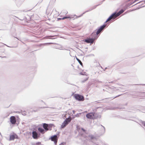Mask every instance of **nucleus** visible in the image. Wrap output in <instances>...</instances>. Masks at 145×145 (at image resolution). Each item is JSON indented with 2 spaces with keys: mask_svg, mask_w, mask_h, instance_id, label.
<instances>
[{
  "mask_svg": "<svg viewBox=\"0 0 145 145\" xmlns=\"http://www.w3.org/2000/svg\"><path fill=\"white\" fill-rule=\"evenodd\" d=\"M124 11V10L123 9H121L118 12H114L108 17L105 23H106L108 21L114 20L116 17L122 13Z\"/></svg>",
  "mask_w": 145,
  "mask_h": 145,
  "instance_id": "nucleus-1",
  "label": "nucleus"
},
{
  "mask_svg": "<svg viewBox=\"0 0 145 145\" xmlns=\"http://www.w3.org/2000/svg\"><path fill=\"white\" fill-rule=\"evenodd\" d=\"M53 125L50 124H48L46 123L43 124V127L44 130L46 131L48 130H51L52 127Z\"/></svg>",
  "mask_w": 145,
  "mask_h": 145,
  "instance_id": "nucleus-2",
  "label": "nucleus"
},
{
  "mask_svg": "<svg viewBox=\"0 0 145 145\" xmlns=\"http://www.w3.org/2000/svg\"><path fill=\"white\" fill-rule=\"evenodd\" d=\"M106 24H104L103 25L101 26L98 29H97L96 32V34L97 35H99L105 29Z\"/></svg>",
  "mask_w": 145,
  "mask_h": 145,
  "instance_id": "nucleus-3",
  "label": "nucleus"
},
{
  "mask_svg": "<svg viewBox=\"0 0 145 145\" xmlns=\"http://www.w3.org/2000/svg\"><path fill=\"white\" fill-rule=\"evenodd\" d=\"M71 120V119L69 118H66L62 123L61 125V128H64L70 122Z\"/></svg>",
  "mask_w": 145,
  "mask_h": 145,
  "instance_id": "nucleus-4",
  "label": "nucleus"
},
{
  "mask_svg": "<svg viewBox=\"0 0 145 145\" xmlns=\"http://www.w3.org/2000/svg\"><path fill=\"white\" fill-rule=\"evenodd\" d=\"M74 96L75 99L79 101H83L84 100V97L82 95L78 94H75Z\"/></svg>",
  "mask_w": 145,
  "mask_h": 145,
  "instance_id": "nucleus-5",
  "label": "nucleus"
},
{
  "mask_svg": "<svg viewBox=\"0 0 145 145\" xmlns=\"http://www.w3.org/2000/svg\"><path fill=\"white\" fill-rule=\"evenodd\" d=\"M32 136L34 139H37L39 137L40 134L36 131H33L32 132Z\"/></svg>",
  "mask_w": 145,
  "mask_h": 145,
  "instance_id": "nucleus-6",
  "label": "nucleus"
},
{
  "mask_svg": "<svg viewBox=\"0 0 145 145\" xmlns=\"http://www.w3.org/2000/svg\"><path fill=\"white\" fill-rule=\"evenodd\" d=\"M96 113L92 112L87 114L86 115V117L88 119H94L95 118V115Z\"/></svg>",
  "mask_w": 145,
  "mask_h": 145,
  "instance_id": "nucleus-7",
  "label": "nucleus"
},
{
  "mask_svg": "<svg viewBox=\"0 0 145 145\" xmlns=\"http://www.w3.org/2000/svg\"><path fill=\"white\" fill-rule=\"evenodd\" d=\"M52 141L54 142V144L56 145L58 137L57 135H56L51 136L50 138Z\"/></svg>",
  "mask_w": 145,
  "mask_h": 145,
  "instance_id": "nucleus-8",
  "label": "nucleus"
},
{
  "mask_svg": "<svg viewBox=\"0 0 145 145\" xmlns=\"http://www.w3.org/2000/svg\"><path fill=\"white\" fill-rule=\"evenodd\" d=\"M105 0H104L102 1L101 2L100 4H98V5H95L93 6L91 8L89 9V10H87V11H86L84 12L82 14H81V15L79 16H78V17H81V16H82L83 15V14H84L86 12H89V11H91V10H92L94 9L97 6H98L100 4H101Z\"/></svg>",
  "mask_w": 145,
  "mask_h": 145,
  "instance_id": "nucleus-9",
  "label": "nucleus"
},
{
  "mask_svg": "<svg viewBox=\"0 0 145 145\" xmlns=\"http://www.w3.org/2000/svg\"><path fill=\"white\" fill-rule=\"evenodd\" d=\"M94 40L93 38H88L86 39H84V42L87 43L93 44Z\"/></svg>",
  "mask_w": 145,
  "mask_h": 145,
  "instance_id": "nucleus-10",
  "label": "nucleus"
},
{
  "mask_svg": "<svg viewBox=\"0 0 145 145\" xmlns=\"http://www.w3.org/2000/svg\"><path fill=\"white\" fill-rule=\"evenodd\" d=\"M10 122L12 124H15L16 121L15 117L14 116H11L10 118Z\"/></svg>",
  "mask_w": 145,
  "mask_h": 145,
  "instance_id": "nucleus-11",
  "label": "nucleus"
},
{
  "mask_svg": "<svg viewBox=\"0 0 145 145\" xmlns=\"http://www.w3.org/2000/svg\"><path fill=\"white\" fill-rule=\"evenodd\" d=\"M98 35H97L96 34V33L95 32H93L91 34V38H93L94 40H95L97 39L98 37Z\"/></svg>",
  "mask_w": 145,
  "mask_h": 145,
  "instance_id": "nucleus-12",
  "label": "nucleus"
},
{
  "mask_svg": "<svg viewBox=\"0 0 145 145\" xmlns=\"http://www.w3.org/2000/svg\"><path fill=\"white\" fill-rule=\"evenodd\" d=\"M18 136L16 135H10V140H13L15 138H17Z\"/></svg>",
  "mask_w": 145,
  "mask_h": 145,
  "instance_id": "nucleus-13",
  "label": "nucleus"
},
{
  "mask_svg": "<svg viewBox=\"0 0 145 145\" xmlns=\"http://www.w3.org/2000/svg\"><path fill=\"white\" fill-rule=\"evenodd\" d=\"M38 129V131L42 134L44 133L45 131L43 129L39 127Z\"/></svg>",
  "mask_w": 145,
  "mask_h": 145,
  "instance_id": "nucleus-14",
  "label": "nucleus"
},
{
  "mask_svg": "<svg viewBox=\"0 0 145 145\" xmlns=\"http://www.w3.org/2000/svg\"><path fill=\"white\" fill-rule=\"evenodd\" d=\"M88 138L90 140L96 139V138L94 135H89Z\"/></svg>",
  "mask_w": 145,
  "mask_h": 145,
  "instance_id": "nucleus-15",
  "label": "nucleus"
},
{
  "mask_svg": "<svg viewBox=\"0 0 145 145\" xmlns=\"http://www.w3.org/2000/svg\"><path fill=\"white\" fill-rule=\"evenodd\" d=\"M32 145H43L41 144V143L40 142H38L36 143H34Z\"/></svg>",
  "mask_w": 145,
  "mask_h": 145,
  "instance_id": "nucleus-16",
  "label": "nucleus"
},
{
  "mask_svg": "<svg viewBox=\"0 0 145 145\" xmlns=\"http://www.w3.org/2000/svg\"><path fill=\"white\" fill-rule=\"evenodd\" d=\"M76 59L77 60V61H78L79 63H80V64L81 65H82L83 64L82 63V62L78 58L76 57Z\"/></svg>",
  "mask_w": 145,
  "mask_h": 145,
  "instance_id": "nucleus-17",
  "label": "nucleus"
},
{
  "mask_svg": "<svg viewBox=\"0 0 145 145\" xmlns=\"http://www.w3.org/2000/svg\"><path fill=\"white\" fill-rule=\"evenodd\" d=\"M54 36H51V35L47 36L46 37H45V38H46V39H52L51 38H50L49 37H53Z\"/></svg>",
  "mask_w": 145,
  "mask_h": 145,
  "instance_id": "nucleus-18",
  "label": "nucleus"
},
{
  "mask_svg": "<svg viewBox=\"0 0 145 145\" xmlns=\"http://www.w3.org/2000/svg\"><path fill=\"white\" fill-rule=\"evenodd\" d=\"M70 17L69 16H65L62 18V20H64L65 19L70 18Z\"/></svg>",
  "mask_w": 145,
  "mask_h": 145,
  "instance_id": "nucleus-19",
  "label": "nucleus"
},
{
  "mask_svg": "<svg viewBox=\"0 0 145 145\" xmlns=\"http://www.w3.org/2000/svg\"><path fill=\"white\" fill-rule=\"evenodd\" d=\"M81 114V113H78L76 114V115H75L74 116L76 117H78L79 116V115Z\"/></svg>",
  "mask_w": 145,
  "mask_h": 145,
  "instance_id": "nucleus-20",
  "label": "nucleus"
},
{
  "mask_svg": "<svg viewBox=\"0 0 145 145\" xmlns=\"http://www.w3.org/2000/svg\"><path fill=\"white\" fill-rule=\"evenodd\" d=\"M88 80V78H85L84 80H83L82 81V82H86V80Z\"/></svg>",
  "mask_w": 145,
  "mask_h": 145,
  "instance_id": "nucleus-21",
  "label": "nucleus"
},
{
  "mask_svg": "<svg viewBox=\"0 0 145 145\" xmlns=\"http://www.w3.org/2000/svg\"><path fill=\"white\" fill-rule=\"evenodd\" d=\"M52 44V43H44V44H41V45H46L47 44Z\"/></svg>",
  "mask_w": 145,
  "mask_h": 145,
  "instance_id": "nucleus-22",
  "label": "nucleus"
},
{
  "mask_svg": "<svg viewBox=\"0 0 145 145\" xmlns=\"http://www.w3.org/2000/svg\"><path fill=\"white\" fill-rule=\"evenodd\" d=\"M81 129L84 132H85L86 130L85 129H84L83 128H82Z\"/></svg>",
  "mask_w": 145,
  "mask_h": 145,
  "instance_id": "nucleus-23",
  "label": "nucleus"
},
{
  "mask_svg": "<svg viewBox=\"0 0 145 145\" xmlns=\"http://www.w3.org/2000/svg\"><path fill=\"white\" fill-rule=\"evenodd\" d=\"M65 143L64 142H62L59 145H64Z\"/></svg>",
  "mask_w": 145,
  "mask_h": 145,
  "instance_id": "nucleus-24",
  "label": "nucleus"
},
{
  "mask_svg": "<svg viewBox=\"0 0 145 145\" xmlns=\"http://www.w3.org/2000/svg\"><path fill=\"white\" fill-rule=\"evenodd\" d=\"M142 123L144 124V126L145 127V122L143 121L142 122Z\"/></svg>",
  "mask_w": 145,
  "mask_h": 145,
  "instance_id": "nucleus-25",
  "label": "nucleus"
},
{
  "mask_svg": "<svg viewBox=\"0 0 145 145\" xmlns=\"http://www.w3.org/2000/svg\"><path fill=\"white\" fill-rule=\"evenodd\" d=\"M121 95H118L117 96H116L114 98H115L117 97H119V96H120Z\"/></svg>",
  "mask_w": 145,
  "mask_h": 145,
  "instance_id": "nucleus-26",
  "label": "nucleus"
},
{
  "mask_svg": "<svg viewBox=\"0 0 145 145\" xmlns=\"http://www.w3.org/2000/svg\"><path fill=\"white\" fill-rule=\"evenodd\" d=\"M140 1V2H138V3H136V4H135V5H136V4H138V3H141L142 2V1Z\"/></svg>",
  "mask_w": 145,
  "mask_h": 145,
  "instance_id": "nucleus-27",
  "label": "nucleus"
},
{
  "mask_svg": "<svg viewBox=\"0 0 145 145\" xmlns=\"http://www.w3.org/2000/svg\"><path fill=\"white\" fill-rule=\"evenodd\" d=\"M72 112H73V114H75V111L74 110H73L72 111Z\"/></svg>",
  "mask_w": 145,
  "mask_h": 145,
  "instance_id": "nucleus-28",
  "label": "nucleus"
},
{
  "mask_svg": "<svg viewBox=\"0 0 145 145\" xmlns=\"http://www.w3.org/2000/svg\"><path fill=\"white\" fill-rule=\"evenodd\" d=\"M80 74H81V75H84V74H83V73H82V72H81L80 73Z\"/></svg>",
  "mask_w": 145,
  "mask_h": 145,
  "instance_id": "nucleus-29",
  "label": "nucleus"
},
{
  "mask_svg": "<svg viewBox=\"0 0 145 145\" xmlns=\"http://www.w3.org/2000/svg\"><path fill=\"white\" fill-rule=\"evenodd\" d=\"M58 20H60L62 19V18H58Z\"/></svg>",
  "mask_w": 145,
  "mask_h": 145,
  "instance_id": "nucleus-30",
  "label": "nucleus"
},
{
  "mask_svg": "<svg viewBox=\"0 0 145 145\" xmlns=\"http://www.w3.org/2000/svg\"><path fill=\"white\" fill-rule=\"evenodd\" d=\"M62 50H67V49H62Z\"/></svg>",
  "mask_w": 145,
  "mask_h": 145,
  "instance_id": "nucleus-31",
  "label": "nucleus"
},
{
  "mask_svg": "<svg viewBox=\"0 0 145 145\" xmlns=\"http://www.w3.org/2000/svg\"><path fill=\"white\" fill-rule=\"evenodd\" d=\"M101 126H102V127H103L104 128V131H105V127H104V126H103L102 125H101Z\"/></svg>",
  "mask_w": 145,
  "mask_h": 145,
  "instance_id": "nucleus-32",
  "label": "nucleus"
},
{
  "mask_svg": "<svg viewBox=\"0 0 145 145\" xmlns=\"http://www.w3.org/2000/svg\"><path fill=\"white\" fill-rule=\"evenodd\" d=\"M107 69V67H106V68H105V70H104V71H105V70L106 69Z\"/></svg>",
  "mask_w": 145,
  "mask_h": 145,
  "instance_id": "nucleus-33",
  "label": "nucleus"
},
{
  "mask_svg": "<svg viewBox=\"0 0 145 145\" xmlns=\"http://www.w3.org/2000/svg\"><path fill=\"white\" fill-rule=\"evenodd\" d=\"M142 85H145V84H142Z\"/></svg>",
  "mask_w": 145,
  "mask_h": 145,
  "instance_id": "nucleus-34",
  "label": "nucleus"
},
{
  "mask_svg": "<svg viewBox=\"0 0 145 145\" xmlns=\"http://www.w3.org/2000/svg\"><path fill=\"white\" fill-rule=\"evenodd\" d=\"M99 82H101V81H99Z\"/></svg>",
  "mask_w": 145,
  "mask_h": 145,
  "instance_id": "nucleus-35",
  "label": "nucleus"
},
{
  "mask_svg": "<svg viewBox=\"0 0 145 145\" xmlns=\"http://www.w3.org/2000/svg\"><path fill=\"white\" fill-rule=\"evenodd\" d=\"M145 7V5L144 6H142V7Z\"/></svg>",
  "mask_w": 145,
  "mask_h": 145,
  "instance_id": "nucleus-36",
  "label": "nucleus"
},
{
  "mask_svg": "<svg viewBox=\"0 0 145 145\" xmlns=\"http://www.w3.org/2000/svg\"><path fill=\"white\" fill-rule=\"evenodd\" d=\"M16 112L17 113H18L19 112Z\"/></svg>",
  "mask_w": 145,
  "mask_h": 145,
  "instance_id": "nucleus-37",
  "label": "nucleus"
},
{
  "mask_svg": "<svg viewBox=\"0 0 145 145\" xmlns=\"http://www.w3.org/2000/svg\"><path fill=\"white\" fill-rule=\"evenodd\" d=\"M33 111H34V112H36V111H35L34 110Z\"/></svg>",
  "mask_w": 145,
  "mask_h": 145,
  "instance_id": "nucleus-38",
  "label": "nucleus"
},
{
  "mask_svg": "<svg viewBox=\"0 0 145 145\" xmlns=\"http://www.w3.org/2000/svg\"><path fill=\"white\" fill-rule=\"evenodd\" d=\"M144 1V3H145V0Z\"/></svg>",
  "mask_w": 145,
  "mask_h": 145,
  "instance_id": "nucleus-39",
  "label": "nucleus"
},
{
  "mask_svg": "<svg viewBox=\"0 0 145 145\" xmlns=\"http://www.w3.org/2000/svg\"><path fill=\"white\" fill-rule=\"evenodd\" d=\"M101 68H102V67L101 66Z\"/></svg>",
  "mask_w": 145,
  "mask_h": 145,
  "instance_id": "nucleus-40",
  "label": "nucleus"
},
{
  "mask_svg": "<svg viewBox=\"0 0 145 145\" xmlns=\"http://www.w3.org/2000/svg\"><path fill=\"white\" fill-rule=\"evenodd\" d=\"M41 101L43 102L42 100V101Z\"/></svg>",
  "mask_w": 145,
  "mask_h": 145,
  "instance_id": "nucleus-41",
  "label": "nucleus"
}]
</instances>
